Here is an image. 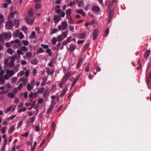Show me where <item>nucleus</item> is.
Listing matches in <instances>:
<instances>
[{
  "instance_id": "f257e3e1",
  "label": "nucleus",
  "mask_w": 151,
  "mask_h": 151,
  "mask_svg": "<svg viewBox=\"0 0 151 151\" xmlns=\"http://www.w3.org/2000/svg\"><path fill=\"white\" fill-rule=\"evenodd\" d=\"M12 37L11 33L10 32L0 34V42L3 41L4 39H6Z\"/></svg>"
},
{
  "instance_id": "f03ea898",
  "label": "nucleus",
  "mask_w": 151,
  "mask_h": 151,
  "mask_svg": "<svg viewBox=\"0 0 151 151\" xmlns=\"http://www.w3.org/2000/svg\"><path fill=\"white\" fill-rule=\"evenodd\" d=\"M14 26L13 22L11 20L7 22L6 24L5 27L6 29H11Z\"/></svg>"
},
{
  "instance_id": "7ed1b4c3",
  "label": "nucleus",
  "mask_w": 151,
  "mask_h": 151,
  "mask_svg": "<svg viewBox=\"0 0 151 151\" xmlns=\"http://www.w3.org/2000/svg\"><path fill=\"white\" fill-rule=\"evenodd\" d=\"M35 119V117L34 116H33L30 117L29 118V120H27L26 122V124H27V126L29 127H30L29 124L33 123L34 122Z\"/></svg>"
},
{
  "instance_id": "20e7f679",
  "label": "nucleus",
  "mask_w": 151,
  "mask_h": 151,
  "mask_svg": "<svg viewBox=\"0 0 151 151\" xmlns=\"http://www.w3.org/2000/svg\"><path fill=\"white\" fill-rule=\"evenodd\" d=\"M99 31L97 29H95L93 31V40H95L97 38V36L98 35Z\"/></svg>"
},
{
  "instance_id": "39448f33",
  "label": "nucleus",
  "mask_w": 151,
  "mask_h": 151,
  "mask_svg": "<svg viewBox=\"0 0 151 151\" xmlns=\"http://www.w3.org/2000/svg\"><path fill=\"white\" fill-rule=\"evenodd\" d=\"M28 80L27 78L25 77H23L19 79V82H23V85L25 86L27 83Z\"/></svg>"
},
{
  "instance_id": "423d86ee",
  "label": "nucleus",
  "mask_w": 151,
  "mask_h": 151,
  "mask_svg": "<svg viewBox=\"0 0 151 151\" xmlns=\"http://www.w3.org/2000/svg\"><path fill=\"white\" fill-rule=\"evenodd\" d=\"M116 3V0H112V1H110L109 2L108 5V8L109 10H111L112 8V6L114 3Z\"/></svg>"
},
{
  "instance_id": "0eeeda50",
  "label": "nucleus",
  "mask_w": 151,
  "mask_h": 151,
  "mask_svg": "<svg viewBox=\"0 0 151 151\" xmlns=\"http://www.w3.org/2000/svg\"><path fill=\"white\" fill-rule=\"evenodd\" d=\"M6 73L9 77H11L13 76L14 73V71L12 70L7 69L6 71Z\"/></svg>"
},
{
  "instance_id": "6e6552de",
  "label": "nucleus",
  "mask_w": 151,
  "mask_h": 151,
  "mask_svg": "<svg viewBox=\"0 0 151 151\" xmlns=\"http://www.w3.org/2000/svg\"><path fill=\"white\" fill-rule=\"evenodd\" d=\"M68 25L67 22L66 21H63L61 23L62 29L64 30L67 29Z\"/></svg>"
},
{
  "instance_id": "1a4fd4ad",
  "label": "nucleus",
  "mask_w": 151,
  "mask_h": 151,
  "mask_svg": "<svg viewBox=\"0 0 151 151\" xmlns=\"http://www.w3.org/2000/svg\"><path fill=\"white\" fill-rule=\"evenodd\" d=\"M71 76V73L70 72L67 73L64 76L62 80L66 82Z\"/></svg>"
},
{
  "instance_id": "9d476101",
  "label": "nucleus",
  "mask_w": 151,
  "mask_h": 151,
  "mask_svg": "<svg viewBox=\"0 0 151 151\" xmlns=\"http://www.w3.org/2000/svg\"><path fill=\"white\" fill-rule=\"evenodd\" d=\"M114 13L112 11L110 10L109 12V15L108 18V22L109 23L111 21L113 17Z\"/></svg>"
},
{
  "instance_id": "9b49d317",
  "label": "nucleus",
  "mask_w": 151,
  "mask_h": 151,
  "mask_svg": "<svg viewBox=\"0 0 151 151\" xmlns=\"http://www.w3.org/2000/svg\"><path fill=\"white\" fill-rule=\"evenodd\" d=\"M61 19L60 15H55L54 17V19L55 23H58Z\"/></svg>"
},
{
  "instance_id": "f8f14e48",
  "label": "nucleus",
  "mask_w": 151,
  "mask_h": 151,
  "mask_svg": "<svg viewBox=\"0 0 151 151\" xmlns=\"http://www.w3.org/2000/svg\"><path fill=\"white\" fill-rule=\"evenodd\" d=\"M72 45H70V46L69 48H68V50H69L70 52H73L76 49V45H72Z\"/></svg>"
},
{
  "instance_id": "ddd939ff",
  "label": "nucleus",
  "mask_w": 151,
  "mask_h": 151,
  "mask_svg": "<svg viewBox=\"0 0 151 151\" xmlns=\"http://www.w3.org/2000/svg\"><path fill=\"white\" fill-rule=\"evenodd\" d=\"M50 94L49 90L48 89H46L43 94V96L44 98L46 97L47 96H48Z\"/></svg>"
},
{
  "instance_id": "4468645a",
  "label": "nucleus",
  "mask_w": 151,
  "mask_h": 151,
  "mask_svg": "<svg viewBox=\"0 0 151 151\" xmlns=\"http://www.w3.org/2000/svg\"><path fill=\"white\" fill-rule=\"evenodd\" d=\"M26 21L27 23L30 25H31L33 22V20L32 19H29L28 17L26 18Z\"/></svg>"
},
{
  "instance_id": "2eb2a0df",
  "label": "nucleus",
  "mask_w": 151,
  "mask_h": 151,
  "mask_svg": "<svg viewBox=\"0 0 151 151\" xmlns=\"http://www.w3.org/2000/svg\"><path fill=\"white\" fill-rule=\"evenodd\" d=\"M29 37L31 39L36 38L37 37V35L35 32L34 31H32L31 33V35H29Z\"/></svg>"
},
{
  "instance_id": "dca6fc26",
  "label": "nucleus",
  "mask_w": 151,
  "mask_h": 151,
  "mask_svg": "<svg viewBox=\"0 0 151 151\" xmlns=\"http://www.w3.org/2000/svg\"><path fill=\"white\" fill-rule=\"evenodd\" d=\"M76 12L81 14L83 16H86L85 13L82 9L77 10L76 11Z\"/></svg>"
},
{
  "instance_id": "f3484780",
  "label": "nucleus",
  "mask_w": 151,
  "mask_h": 151,
  "mask_svg": "<svg viewBox=\"0 0 151 151\" xmlns=\"http://www.w3.org/2000/svg\"><path fill=\"white\" fill-rule=\"evenodd\" d=\"M37 95V93L36 92L33 93L32 92H31L29 95V98H34L36 97Z\"/></svg>"
},
{
  "instance_id": "a211bd4d",
  "label": "nucleus",
  "mask_w": 151,
  "mask_h": 151,
  "mask_svg": "<svg viewBox=\"0 0 151 151\" xmlns=\"http://www.w3.org/2000/svg\"><path fill=\"white\" fill-rule=\"evenodd\" d=\"M150 50H147L144 54V58L146 59L149 56L150 54Z\"/></svg>"
},
{
  "instance_id": "6ab92c4d",
  "label": "nucleus",
  "mask_w": 151,
  "mask_h": 151,
  "mask_svg": "<svg viewBox=\"0 0 151 151\" xmlns=\"http://www.w3.org/2000/svg\"><path fill=\"white\" fill-rule=\"evenodd\" d=\"M83 59L82 58H79V60H78V61L77 64V68H79L80 66V65L81 63L82 62Z\"/></svg>"
},
{
  "instance_id": "aec40b11",
  "label": "nucleus",
  "mask_w": 151,
  "mask_h": 151,
  "mask_svg": "<svg viewBox=\"0 0 151 151\" xmlns=\"http://www.w3.org/2000/svg\"><path fill=\"white\" fill-rule=\"evenodd\" d=\"M67 88H65L63 89V91L61 93L60 96V97H63L65 94Z\"/></svg>"
},
{
  "instance_id": "412c9836",
  "label": "nucleus",
  "mask_w": 151,
  "mask_h": 151,
  "mask_svg": "<svg viewBox=\"0 0 151 151\" xmlns=\"http://www.w3.org/2000/svg\"><path fill=\"white\" fill-rule=\"evenodd\" d=\"M54 107V106L53 105H50L49 108L48 109L47 111V114H48L50 113L53 108Z\"/></svg>"
},
{
  "instance_id": "4be33fe9",
  "label": "nucleus",
  "mask_w": 151,
  "mask_h": 151,
  "mask_svg": "<svg viewBox=\"0 0 151 151\" xmlns=\"http://www.w3.org/2000/svg\"><path fill=\"white\" fill-rule=\"evenodd\" d=\"M93 11L95 12H98L100 10V8L96 6H94L92 8Z\"/></svg>"
},
{
  "instance_id": "5701e85b",
  "label": "nucleus",
  "mask_w": 151,
  "mask_h": 151,
  "mask_svg": "<svg viewBox=\"0 0 151 151\" xmlns=\"http://www.w3.org/2000/svg\"><path fill=\"white\" fill-rule=\"evenodd\" d=\"M84 5V2L83 0H81L78 2V7H82Z\"/></svg>"
},
{
  "instance_id": "b1692460",
  "label": "nucleus",
  "mask_w": 151,
  "mask_h": 151,
  "mask_svg": "<svg viewBox=\"0 0 151 151\" xmlns=\"http://www.w3.org/2000/svg\"><path fill=\"white\" fill-rule=\"evenodd\" d=\"M33 15V11L32 9L29 10L28 12V17L29 18L32 17Z\"/></svg>"
},
{
  "instance_id": "393cba45",
  "label": "nucleus",
  "mask_w": 151,
  "mask_h": 151,
  "mask_svg": "<svg viewBox=\"0 0 151 151\" xmlns=\"http://www.w3.org/2000/svg\"><path fill=\"white\" fill-rule=\"evenodd\" d=\"M47 69V73L48 75H50L54 73V70L53 69L51 71L50 70L49 68H48Z\"/></svg>"
},
{
  "instance_id": "a878e982",
  "label": "nucleus",
  "mask_w": 151,
  "mask_h": 151,
  "mask_svg": "<svg viewBox=\"0 0 151 151\" xmlns=\"http://www.w3.org/2000/svg\"><path fill=\"white\" fill-rule=\"evenodd\" d=\"M45 90L44 87H42L40 88H38L37 90V92L38 93H42Z\"/></svg>"
},
{
  "instance_id": "bb28decb",
  "label": "nucleus",
  "mask_w": 151,
  "mask_h": 151,
  "mask_svg": "<svg viewBox=\"0 0 151 151\" xmlns=\"http://www.w3.org/2000/svg\"><path fill=\"white\" fill-rule=\"evenodd\" d=\"M37 54H39L41 53H42L44 52L43 49L42 47H40L37 50Z\"/></svg>"
},
{
  "instance_id": "cd10ccee",
  "label": "nucleus",
  "mask_w": 151,
  "mask_h": 151,
  "mask_svg": "<svg viewBox=\"0 0 151 151\" xmlns=\"http://www.w3.org/2000/svg\"><path fill=\"white\" fill-rule=\"evenodd\" d=\"M38 62L36 58H35L34 60L31 61V63L33 65H36Z\"/></svg>"
},
{
  "instance_id": "c85d7f7f",
  "label": "nucleus",
  "mask_w": 151,
  "mask_h": 151,
  "mask_svg": "<svg viewBox=\"0 0 151 151\" xmlns=\"http://www.w3.org/2000/svg\"><path fill=\"white\" fill-rule=\"evenodd\" d=\"M7 96L11 99H12L15 96L14 94L12 93H9L7 94Z\"/></svg>"
},
{
  "instance_id": "c756f323",
  "label": "nucleus",
  "mask_w": 151,
  "mask_h": 151,
  "mask_svg": "<svg viewBox=\"0 0 151 151\" xmlns=\"http://www.w3.org/2000/svg\"><path fill=\"white\" fill-rule=\"evenodd\" d=\"M63 37V38H65L67 37V33L66 31L63 32L61 35Z\"/></svg>"
},
{
  "instance_id": "7c9ffc66",
  "label": "nucleus",
  "mask_w": 151,
  "mask_h": 151,
  "mask_svg": "<svg viewBox=\"0 0 151 151\" xmlns=\"http://www.w3.org/2000/svg\"><path fill=\"white\" fill-rule=\"evenodd\" d=\"M20 56H19V57H18L17 56H16V55H15L14 56H12L11 58V60H13V61L14 62L15 59L16 58H18V59H19L20 58Z\"/></svg>"
},
{
  "instance_id": "2f4dec72",
  "label": "nucleus",
  "mask_w": 151,
  "mask_h": 151,
  "mask_svg": "<svg viewBox=\"0 0 151 151\" xmlns=\"http://www.w3.org/2000/svg\"><path fill=\"white\" fill-rule=\"evenodd\" d=\"M46 52L50 56H52V53L51 50L50 49H47L46 50Z\"/></svg>"
},
{
  "instance_id": "473e14b6",
  "label": "nucleus",
  "mask_w": 151,
  "mask_h": 151,
  "mask_svg": "<svg viewBox=\"0 0 151 151\" xmlns=\"http://www.w3.org/2000/svg\"><path fill=\"white\" fill-rule=\"evenodd\" d=\"M71 13V9H68L66 12V15H70Z\"/></svg>"
},
{
  "instance_id": "72a5a7b5",
  "label": "nucleus",
  "mask_w": 151,
  "mask_h": 151,
  "mask_svg": "<svg viewBox=\"0 0 151 151\" xmlns=\"http://www.w3.org/2000/svg\"><path fill=\"white\" fill-rule=\"evenodd\" d=\"M7 52L10 54H12L13 53V50L12 48H9L7 49Z\"/></svg>"
},
{
  "instance_id": "f704fd0d",
  "label": "nucleus",
  "mask_w": 151,
  "mask_h": 151,
  "mask_svg": "<svg viewBox=\"0 0 151 151\" xmlns=\"http://www.w3.org/2000/svg\"><path fill=\"white\" fill-rule=\"evenodd\" d=\"M31 86L32 85H30L29 83L27 84V88L28 91H30L31 90L32 88Z\"/></svg>"
},
{
  "instance_id": "c9c22d12",
  "label": "nucleus",
  "mask_w": 151,
  "mask_h": 151,
  "mask_svg": "<svg viewBox=\"0 0 151 151\" xmlns=\"http://www.w3.org/2000/svg\"><path fill=\"white\" fill-rule=\"evenodd\" d=\"M109 29L108 28H106V29L105 30V33L106 35L104 34V37H106L107 35L109 34Z\"/></svg>"
},
{
  "instance_id": "e433bc0d",
  "label": "nucleus",
  "mask_w": 151,
  "mask_h": 151,
  "mask_svg": "<svg viewBox=\"0 0 151 151\" xmlns=\"http://www.w3.org/2000/svg\"><path fill=\"white\" fill-rule=\"evenodd\" d=\"M32 53L31 52H29L26 53V55L28 58H30L32 55Z\"/></svg>"
},
{
  "instance_id": "4c0bfd02",
  "label": "nucleus",
  "mask_w": 151,
  "mask_h": 151,
  "mask_svg": "<svg viewBox=\"0 0 151 151\" xmlns=\"http://www.w3.org/2000/svg\"><path fill=\"white\" fill-rule=\"evenodd\" d=\"M35 7L36 9H38L41 7V5L40 4H37L35 5Z\"/></svg>"
},
{
  "instance_id": "58836bf2",
  "label": "nucleus",
  "mask_w": 151,
  "mask_h": 151,
  "mask_svg": "<svg viewBox=\"0 0 151 151\" xmlns=\"http://www.w3.org/2000/svg\"><path fill=\"white\" fill-rule=\"evenodd\" d=\"M63 38L62 36L60 35H59L57 37V40L58 41H60L63 40Z\"/></svg>"
},
{
  "instance_id": "ea45409f",
  "label": "nucleus",
  "mask_w": 151,
  "mask_h": 151,
  "mask_svg": "<svg viewBox=\"0 0 151 151\" xmlns=\"http://www.w3.org/2000/svg\"><path fill=\"white\" fill-rule=\"evenodd\" d=\"M41 46L42 47L45 49H47L49 47L48 45H47L42 44Z\"/></svg>"
},
{
  "instance_id": "a19ab883",
  "label": "nucleus",
  "mask_w": 151,
  "mask_h": 151,
  "mask_svg": "<svg viewBox=\"0 0 151 151\" xmlns=\"http://www.w3.org/2000/svg\"><path fill=\"white\" fill-rule=\"evenodd\" d=\"M14 126H12L10 129L9 130V133H12L14 131Z\"/></svg>"
},
{
  "instance_id": "79ce46f5",
  "label": "nucleus",
  "mask_w": 151,
  "mask_h": 151,
  "mask_svg": "<svg viewBox=\"0 0 151 151\" xmlns=\"http://www.w3.org/2000/svg\"><path fill=\"white\" fill-rule=\"evenodd\" d=\"M15 115H12L9 117L7 119L8 121H9V120L13 119L14 118H15Z\"/></svg>"
},
{
  "instance_id": "37998d69",
  "label": "nucleus",
  "mask_w": 151,
  "mask_h": 151,
  "mask_svg": "<svg viewBox=\"0 0 151 151\" xmlns=\"http://www.w3.org/2000/svg\"><path fill=\"white\" fill-rule=\"evenodd\" d=\"M9 91L8 90H6L3 91L1 92H0V94H1V95H2L3 94H6Z\"/></svg>"
},
{
  "instance_id": "c03bdc74",
  "label": "nucleus",
  "mask_w": 151,
  "mask_h": 151,
  "mask_svg": "<svg viewBox=\"0 0 151 151\" xmlns=\"http://www.w3.org/2000/svg\"><path fill=\"white\" fill-rule=\"evenodd\" d=\"M35 103H36V101H33L32 104L30 105L31 106L30 107H29L28 108V109L29 110L31 109H32V108L34 107Z\"/></svg>"
},
{
  "instance_id": "a18cd8bd",
  "label": "nucleus",
  "mask_w": 151,
  "mask_h": 151,
  "mask_svg": "<svg viewBox=\"0 0 151 151\" xmlns=\"http://www.w3.org/2000/svg\"><path fill=\"white\" fill-rule=\"evenodd\" d=\"M57 40L56 38L55 37H54L52 40V45H54L57 42Z\"/></svg>"
},
{
  "instance_id": "49530a36",
  "label": "nucleus",
  "mask_w": 151,
  "mask_h": 151,
  "mask_svg": "<svg viewBox=\"0 0 151 151\" xmlns=\"http://www.w3.org/2000/svg\"><path fill=\"white\" fill-rule=\"evenodd\" d=\"M5 87L6 88H12L13 87L11 86V84L7 83L5 85Z\"/></svg>"
},
{
  "instance_id": "de8ad7c7",
  "label": "nucleus",
  "mask_w": 151,
  "mask_h": 151,
  "mask_svg": "<svg viewBox=\"0 0 151 151\" xmlns=\"http://www.w3.org/2000/svg\"><path fill=\"white\" fill-rule=\"evenodd\" d=\"M76 4V3L74 1L70 2L69 4L67 6H70L72 7L73 5H74Z\"/></svg>"
},
{
  "instance_id": "09e8293b",
  "label": "nucleus",
  "mask_w": 151,
  "mask_h": 151,
  "mask_svg": "<svg viewBox=\"0 0 151 151\" xmlns=\"http://www.w3.org/2000/svg\"><path fill=\"white\" fill-rule=\"evenodd\" d=\"M90 63H89L88 65L85 68V71L86 72H88L89 71V69L90 66Z\"/></svg>"
},
{
  "instance_id": "8fccbe9b",
  "label": "nucleus",
  "mask_w": 151,
  "mask_h": 151,
  "mask_svg": "<svg viewBox=\"0 0 151 151\" xmlns=\"http://www.w3.org/2000/svg\"><path fill=\"white\" fill-rule=\"evenodd\" d=\"M77 82V81L75 80V79L73 80L71 86V89L73 87Z\"/></svg>"
},
{
  "instance_id": "3c124183",
  "label": "nucleus",
  "mask_w": 151,
  "mask_h": 151,
  "mask_svg": "<svg viewBox=\"0 0 151 151\" xmlns=\"http://www.w3.org/2000/svg\"><path fill=\"white\" fill-rule=\"evenodd\" d=\"M21 49L24 52H27V48L26 47L23 46L21 48Z\"/></svg>"
},
{
  "instance_id": "603ef678",
  "label": "nucleus",
  "mask_w": 151,
  "mask_h": 151,
  "mask_svg": "<svg viewBox=\"0 0 151 151\" xmlns=\"http://www.w3.org/2000/svg\"><path fill=\"white\" fill-rule=\"evenodd\" d=\"M14 40V43L18 44V45L19 46H21V45L20 43V41L19 40H18V39H16L15 40Z\"/></svg>"
},
{
  "instance_id": "864d4df0",
  "label": "nucleus",
  "mask_w": 151,
  "mask_h": 151,
  "mask_svg": "<svg viewBox=\"0 0 151 151\" xmlns=\"http://www.w3.org/2000/svg\"><path fill=\"white\" fill-rule=\"evenodd\" d=\"M37 142H35L34 143L33 146L31 149V151H34L35 149L36 146L37 145Z\"/></svg>"
},
{
  "instance_id": "5fc2aeb1",
  "label": "nucleus",
  "mask_w": 151,
  "mask_h": 151,
  "mask_svg": "<svg viewBox=\"0 0 151 151\" xmlns=\"http://www.w3.org/2000/svg\"><path fill=\"white\" fill-rule=\"evenodd\" d=\"M17 54L18 55H23L24 53L20 50H18L17 51Z\"/></svg>"
},
{
  "instance_id": "6e6d98bb",
  "label": "nucleus",
  "mask_w": 151,
  "mask_h": 151,
  "mask_svg": "<svg viewBox=\"0 0 151 151\" xmlns=\"http://www.w3.org/2000/svg\"><path fill=\"white\" fill-rule=\"evenodd\" d=\"M65 81H64L63 80H62V81L59 84V87L60 88H61L62 87L63 85L65 83Z\"/></svg>"
},
{
  "instance_id": "4d7b16f0",
  "label": "nucleus",
  "mask_w": 151,
  "mask_h": 151,
  "mask_svg": "<svg viewBox=\"0 0 151 151\" xmlns=\"http://www.w3.org/2000/svg\"><path fill=\"white\" fill-rule=\"evenodd\" d=\"M55 123L54 122H53L52 124L51 129H52V130L53 131H54L55 130Z\"/></svg>"
},
{
  "instance_id": "13d9d810",
  "label": "nucleus",
  "mask_w": 151,
  "mask_h": 151,
  "mask_svg": "<svg viewBox=\"0 0 151 151\" xmlns=\"http://www.w3.org/2000/svg\"><path fill=\"white\" fill-rule=\"evenodd\" d=\"M14 62L13 60H11L9 63V65L11 67H12L14 65Z\"/></svg>"
},
{
  "instance_id": "bf43d9fd",
  "label": "nucleus",
  "mask_w": 151,
  "mask_h": 151,
  "mask_svg": "<svg viewBox=\"0 0 151 151\" xmlns=\"http://www.w3.org/2000/svg\"><path fill=\"white\" fill-rule=\"evenodd\" d=\"M25 77H27L29 76V71L28 70H27L25 72Z\"/></svg>"
},
{
  "instance_id": "052dcab7",
  "label": "nucleus",
  "mask_w": 151,
  "mask_h": 151,
  "mask_svg": "<svg viewBox=\"0 0 151 151\" xmlns=\"http://www.w3.org/2000/svg\"><path fill=\"white\" fill-rule=\"evenodd\" d=\"M26 107H24L23 108L21 109H19L18 111V112H20L21 111H25L26 110Z\"/></svg>"
},
{
  "instance_id": "680f3d73",
  "label": "nucleus",
  "mask_w": 151,
  "mask_h": 151,
  "mask_svg": "<svg viewBox=\"0 0 151 151\" xmlns=\"http://www.w3.org/2000/svg\"><path fill=\"white\" fill-rule=\"evenodd\" d=\"M95 68L96 69V72L100 71L101 70L100 67L97 66H96Z\"/></svg>"
},
{
  "instance_id": "e2e57ef3",
  "label": "nucleus",
  "mask_w": 151,
  "mask_h": 151,
  "mask_svg": "<svg viewBox=\"0 0 151 151\" xmlns=\"http://www.w3.org/2000/svg\"><path fill=\"white\" fill-rule=\"evenodd\" d=\"M69 29L70 31L74 32V28L73 26H70L69 27Z\"/></svg>"
},
{
  "instance_id": "0e129e2a",
  "label": "nucleus",
  "mask_w": 151,
  "mask_h": 151,
  "mask_svg": "<svg viewBox=\"0 0 151 151\" xmlns=\"http://www.w3.org/2000/svg\"><path fill=\"white\" fill-rule=\"evenodd\" d=\"M18 32H19L18 30H16L15 32L14 33L13 35V36H14V37H17V35H18Z\"/></svg>"
},
{
  "instance_id": "69168bd1",
  "label": "nucleus",
  "mask_w": 151,
  "mask_h": 151,
  "mask_svg": "<svg viewBox=\"0 0 151 151\" xmlns=\"http://www.w3.org/2000/svg\"><path fill=\"white\" fill-rule=\"evenodd\" d=\"M35 130L36 132H39L40 130V126L39 125L36 126L35 127Z\"/></svg>"
},
{
  "instance_id": "338daca9",
  "label": "nucleus",
  "mask_w": 151,
  "mask_h": 151,
  "mask_svg": "<svg viewBox=\"0 0 151 151\" xmlns=\"http://www.w3.org/2000/svg\"><path fill=\"white\" fill-rule=\"evenodd\" d=\"M14 23L15 25L17 26V27L19 24V20L17 19L15 20Z\"/></svg>"
},
{
  "instance_id": "774afa93",
  "label": "nucleus",
  "mask_w": 151,
  "mask_h": 151,
  "mask_svg": "<svg viewBox=\"0 0 151 151\" xmlns=\"http://www.w3.org/2000/svg\"><path fill=\"white\" fill-rule=\"evenodd\" d=\"M22 42L25 45H27L29 43V42L28 41L25 40H23L22 41Z\"/></svg>"
}]
</instances>
